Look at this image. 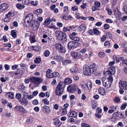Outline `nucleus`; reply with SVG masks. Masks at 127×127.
<instances>
[{"label": "nucleus", "mask_w": 127, "mask_h": 127, "mask_svg": "<svg viewBox=\"0 0 127 127\" xmlns=\"http://www.w3.org/2000/svg\"><path fill=\"white\" fill-rule=\"evenodd\" d=\"M18 67V66L17 65L15 64L12 66V68L13 70H15Z\"/></svg>", "instance_id": "62"}, {"label": "nucleus", "mask_w": 127, "mask_h": 127, "mask_svg": "<svg viewBox=\"0 0 127 127\" xmlns=\"http://www.w3.org/2000/svg\"><path fill=\"white\" fill-rule=\"evenodd\" d=\"M41 61V59L40 58H36L34 60V61L35 63H39Z\"/></svg>", "instance_id": "34"}, {"label": "nucleus", "mask_w": 127, "mask_h": 127, "mask_svg": "<svg viewBox=\"0 0 127 127\" xmlns=\"http://www.w3.org/2000/svg\"><path fill=\"white\" fill-rule=\"evenodd\" d=\"M54 122H53V124L55 125H58L60 123V121L57 118H54L53 120Z\"/></svg>", "instance_id": "28"}, {"label": "nucleus", "mask_w": 127, "mask_h": 127, "mask_svg": "<svg viewBox=\"0 0 127 127\" xmlns=\"http://www.w3.org/2000/svg\"><path fill=\"white\" fill-rule=\"evenodd\" d=\"M104 28L105 29L107 30L109 28V26L108 24H105L104 25Z\"/></svg>", "instance_id": "44"}, {"label": "nucleus", "mask_w": 127, "mask_h": 127, "mask_svg": "<svg viewBox=\"0 0 127 127\" xmlns=\"http://www.w3.org/2000/svg\"><path fill=\"white\" fill-rule=\"evenodd\" d=\"M109 44L110 43L109 42L107 41H105L104 43V45L106 47L109 46Z\"/></svg>", "instance_id": "55"}, {"label": "nucleus", "mask_w": 127, "mask_h": 127, "mask_svg": "<svg viewBox=\"0 0 127 127\" xmlns=\"http://www.w3.org/2000/svg\"><path fill=\"white\" fill-rule=\"evenodd\" d=\"M77 113L76 112L71 110H70L68 114L70 117H72L75 118L77 117Z\"/></svg>", "instance_id": "16"}, {"label": "nucleus", "mask_w": 127, "mask_h": 127, "mask_svg": "<svg viewBox=\"0 0 127 127\" xmlns=\"http://www.w3.org/2000/svg\"><path fill=\"white\" fill-rule=\"evenodd\" d=\"M64 82L66 84L68 85L72 82V81L70 79L68 78L65 79Z\"/></svg>", "instance_id": "23"}, {"label": "nucleus", "mask_w": 127, "mask_h": 127, "mask_svg": "<svg viewBox=\"0 0 127 127\" xmlns=\"http://www.w3.org/2000/svg\"><path fill=\"white\" fill-rule=\"evenodd\" d=\"M109 70L111 73V75H113L115 73V68L114 67H111L109 68Z\"/></svg>", "instance_id": "24"}, {"label": "nucleus", "mask_w": 127, "mask_h": 127, "mask_svg": "<svg viewBox=\"0 0 127 127\" xmlns=\"http://www.w3.org/2000/svg\"><path fill=\"white\" fill-rule=\"evenodd\" d=\"M115 101L117 103H118L120 101V99L119 97H116L115 99Z\"/></svg>", "instance_id": "53"}, {"label": "nucleus", "mask_w": 127, "mask_h": 127, "mask_svg": "<svg viewBox=\"0 0 127 127\" xmlns=\"http://www.w3.org/2000/svg\"><path fill=\"white\" fill-rule=\"evenodd\" d=\"M63 82H60L57 85L55 90V94L56 95L60 96L63 94L64 88L63 86Z\"/></svg>", "instance_id": "3"}, {"label": "nucleus", "mask_w": 127, "mask_h": 127, "mask_svg": "<svg viewBox=\"0 0 127 127\" xmlns=\"http://www.w3.org/2000/svg\"><path fill=\"white\" fill-rule=\"evenodd\" d=\"M124 114L123 113H121L120 114H119L118 117L120 119H122L124 118Z\"/></svg>", "instance_id": "48"}, {"label": "nucleus", "mask_w": 127, "mask_h": 127, "mask_svg": "<svg viewBox=\"0 0 127 127\" xmlns=\"http://www.w3.org/2000/svg\"><path fill=\"white\" fill-rule=\"evenodd\" d=\"M94 29L93 30H89V33L90 34L92 35H93L94 34Z\"/></svg>", "instance_id": "61"}, {"label": "nucleus", "mask_w": 127, "mask_h": 127, "mask_svg": "<svg viewBox=\"0 0 127 127\" xmlns=\"http://www.w3.org/2000/svg\"><path fill=\"white\" fill-rule=\"evenodd\" d=\"M54 77V75L53 74V73H48V78H52Z\"/></svg>", "instance_id": "58"}, {"label": "nucleus", "mask_w": 127, "mask_h": 127, "mask_svg": "<svg viewBox=\"0 0 127 127\" xmlns=\"http://www.w3.org/2000/svg\"><path fill=\"white\" fill-rule=\"evenodd\" d=\"M39 24L37 21L34 20L30 24V26L34 31H36L38 28Z\"/></svg>", "instance_id": "9"}, {"label": "nucleus", "mask_w": 127, "mask_h": 127, "mask_svg": "<svg viewBox=\"0 0 127 127\" xmlns=\"http://www.w3.org/2000/svg\"><path fill=\"white\" fill-rule=\"evenodd\" d=\"M102 80L103 86L107 88L111 87L113 80L111 76H109L108 79L106 78V77H103L102 78Z\"/></svg>", "instance_id": "1"}, {"label": "nucleus", "mask_w": 127, "mask_h": 127, "mask_svg": "<svg viewBox=\"0 0 127 127\" xmlns=\"http://www.w3.org/2000/svg\"><path fill=\"white\" fill-rule=\"evenodd\" d=\"M95 116L96 117L98 118H100L101 117V114L97 112L95 114Z\"/></svg>", "instance_id": "47"}, {"label": "nucleus", "mask_w": 127, "mask_h": 127, "mask_svg": "<svg viewBox=\"0 0 127 127\" xmlns=\"http://www.w3.org/2000/svg\"><path fill=\"white\" fill-rule=\"evenodd\" d=\"M33 104L35 105H37L38 104V100L37 99L34 100L33 101Z\"/></svg>", "instance_id": "59"}, {"label": "nucleus", "mask_w": 127, "mask_h": 127, "mask_svg": "<svg viewBox=\"0 0 127 127\" xmlns=\"http://www.w3.org/2000/svg\"><path fill=\"white\" fill-rule=\"evenodd\" d=\"M61 115H65L67 114L66 109L65 108H62L61 110Z\"/></svg>", "instance_id": "27"}, {"label": "nucleus", "mask_w": 127, "mask_h": 127, "mask_svg": "<svg viewBox=\"0 0 127 127\" xmlns=\"http://www.w3.org/2000/svg\"><path fill=\"white\" fill-rule=\"evenodd\" d=\"M11 34L12 36L14 38L16 37V30H12L11 32Z\"/></svg>", "instance_id": "29"}, {"label": "nucleus", "mask_w": 127, "mask_h": 127, "mask_svg": "<svg viewBox=\"0 0 127 127\" xmlns=\"http://www.w3.org/2000/svg\"><path fill=\"white\" fill-rule=\"evenodd\" d=\"M113 58L114 61H116V62L117 63L119 62L122 60H123L124 59L123 57H118L115 56H113Z\"/></svg>", "instance_id": "17"}, {"label": "nucleus", "mask_w": 127, "mask_h": 127, "mask_svg": "<svg viewBox=\"0 0 127 127\" xmlns=\"http://www.w3.org/2000/svg\"><path fill=\"white\" fill-rule=\"evenodd\" d=\"M86 85L88 89L89 90H91L92 89V84L91 82L90 81L87 82L86 83Z\"/></svg>", "instance_id": "22"}, {"label": "nucleus", "mask_w": 127, "mask_h": 127, "mask_svg": "<svg viewBox=\"0 0 127 127\" xmlns=\"http://www.w3.org/2000/svg\"><path fill=\"white\" fill-rule=\"evenodd\" d=\"M98 91L99 93L101 95H105V94L104 89L102 88H99L98 90Z\"/></svg>", "instance_id": "18"}, {"label": "nucleus", "mask_w": 127, "mask_h": 127, "mask_svg": "<svg viewBox=\"0 0 127 127\" xmlns=\"http://www.w3.org/2000/svg\"><path fill=\"white\" fill-rule=\"evenodd\" d=\"M70 27L71 26L64 27L63 29V31L64 32L69 31H70V29H71Z\"/></svg>", "instance_id": "36"}, {"label": "nucleus", "mask_w": 127, "mask_h": 127, "mask_svg": "<svg viewBox=\"0 0 127 127\" xmlns=\"http://www.w3.org/2000/svg\"><path fill=\"white\" fill-rule=\"evenodd\" d=\"M123 9L125 12L127 14V5L124 6Z\"/></svg>", "instance_id": "51"}, {"label": "nucleus", "mask_w": 127, "mask_h": 127, "mask_svg": "<svg viewBox=\"0 0 127 127\" xmlns=\"http://www.w3.org/2000/svg\"><path fill=\"white\" fill-rule=\"evenodd\" d=\"M56 37L58 39L63 43H64L67 40L66 34L59 31H56L55 32Z\"/></svg>", "instance_id": "2"}, {"label": "nucleus", "mask_w": 127, "mask_h": 127, "mask_svg": "<svg viewBox=\"0 0 127 127\" xmlns=\"http://www.w3.org/2000/svg\"><path fill=\"white\" fill-rule=\"evenodd\" d=\"M42 111L44 113L47 114V110L48 109V106L46 105H44L42 108Z\"/></svg>", "instance_id": "30"}, {"label": "nucleus", "mask_w": 127, "mask_h": 127, "mask_svg": "<svg viewBox=\"0 0 127 127\" xmlns=\"http://www.w3.org/2000/svg\"><path fill=\"white\" fill-rule=\"evenodd\" d=\"M78 9V7L76 6H75L72 7L71 8L72 10L73 11H76Z\"/></svg>", "instance_id": "56"}, {"label": "nucleus", "mask_w": 127, "mask_h": 127, "mask_svg": "<svg viewBox=\"0 0 127 127\" xmlns=\"http://www.w3.org/2000/svg\"><path fill=\"white\" fill-rule=\"evenodd\" d=\"M119 86L120 94H123L124 90H127V82L120 81L119 82Z\"/></svg>", "instance_id": "4"}, {"label": "nucleus", "mask_w": 127, "mask_h": 127, "mask_svg": "<svg viewBox=\"0 0 127 127\" xmlns=\"http://www.w3.org/2000/svg\"><path fill=\"white\" fill-rule=\"evenodd\" d=\"M61 18L63 19L67 20V15L66 14H63L61 16Z\"/></svg>", "instance_id": "39"}, {"label": "nucleus", "mask_w": 127, "mask_h": 127, "mask_svg": "<svg viewBox=\"0 0 127 127\" xmlns=\"http://www.w3.org/2000/svg\"><path fill=\"white\" fill-rule=\"evenodd\" d=\"M127 106V103H124L121 107V108L122 110H124L126 108V106Z\"/></svg>", "instance_id": "37"}, {"label": "nucleus", "mask_w": 127, "mask_h": 127, "mask_svg": "<svg viewBox=\"0 0 127 127\" xmlns=\"http://www.w3.org/2000/svg\"><path fill=\"white\" fill-rule=\"evenodd\" d=\"M82 127H90L89 125L85 123H83L82 124Z\"/></svg>", "instance_id": "50"}, {"label": "nucleus", "mask_w": 127, "mask_h": 127, "mask_svg": "<svg viewBox=\"0 0 127 127\" xmlns=\"http://www.w3.org/2000/svg\"><path fill=\"white\" fill-rule=\"evenodd\" d=\"M42 11V10L41 9H39L33 11V13L36 15H38L40 14Z\"/></svg>", "instance_id": "26"}, {"label": "nucleus", "mask_w": 127, "mask_h": 127, "mask_svg": "<svg viewBox=\"0 0 127 127\" xmlns=\"http://www.w3.org/2000/svg\"><path fill=\"white\" fill-rule=\"evenodd\" d=\"M15 110L16 111H19L22 112L23 113L25 114L26 112L25 109L22 106H17L15 107Z\"/></svg>", "instance_id": "12"}, {"label": "nucleus", "mask_w": 127, "mask_h": 127, "mask_svg": "<svg viewBox=\"0 0 127 127\" xmlns=\"http://www.w3.org/2000/svg\"><path fill=\"white\" fill-rule=\"evenodd\" d=\"M83 68L84 73L85 75L88 76H90L92 73H93L92 72L91 69L89 67V66H84Z\"/></svg>", "instance_id": "10"}, {"label": "nucleus", "mask_w": 127, "mask_h": 127, "mask_svg": "<svg viewBox=\"0 0 127 127\" xmlns=\"http://www.w3.org/2000/svg\"><path fill=\"white\" fill-rule=\"evenodd\" d=\"M72 40H74L75 41H80V39L78 37H75L73 38Z\"/></svg>", "instance_id": "60"}, {"label": "nucleus", "mask_w": 127, "mask_h": 127, "mask_svg": "<svg viewBox=\"0 0 127 127\" xmlns=\"http://www.w3.org/2000/svg\"><path fill=\"white\" fill-rule=\"evenodd\" d=\"M89 67L91 69L93 73L95 71L97 68V65L95 63H93L89 66Z\"/></svg>", "instance_id": "15"}, {"label": "nucleus", "mask_w": 127, "mask_h": 127, "mask_svg": "<svg viewBox=\"0 0 127 127\" xmlns=\"http://www.w3.org/2000/svg\"><path fill=\"white\" fill-rule=\"evenodd\" d=\"M79 45V43L78 42L72 41L68 42L67 47L69 49H72L74 48L77 47Z\"/></svg>", "instance_id": "8"}, {"label": "nucleus", "mask_w": 127, "mask_h": 127, "mask_svg": "<svg viewBox=\"0 0 127 127\" xmlns=\"http://www.w3.org/2000/svg\"><path fill=\"white\" fill-rule=\"evenodd\" d=\"M8 5L7 3H4L0 6V11H3L6 10L8 8Z\"/></svg>", "instance_id": "14"}, {"label": "nucleus", "mask_w": 127, "mask_h": 127, "mask_svg": "<svg viewBox=\"0 0 127 127\" xmlns=\"http://www.w3.org/2000/svg\"><path fill=\"white\" fill-rule=\"evenodd\" d=\"M38 94V92L37 91H34L32 93V95H33V96H36Z\"/></svg>", "instance_id": "54"}, {"label": "nucleus", "mask_w": 127, "mask_h": 127, "mask_svg": "<svg viewBox=\"0 0 127 127\" xmlns=\"http://www.w3.org/2000/svg\"><path fill=\"white\" fill-rule=\"evenodd\" d=\"M19 89H21L22 91H23L25 90L26 87L25 86H24L23 85H21L19 86Z\"/></svg>", "instance_id": "42"}, {"label": "nucleus", "mask_w": 127, "mask_h": 127, "mask_svg": "<svg viewBox=\"0 0 127 127\" xmlns=\"http://www.w3.org/2000/svg\"><path fill=\"white\" fill-rule=\"evenodd\" d=\"M79 31H85L86 29V27L85 25L84 24L81 25L79 27Z\"/></svg>", "instance_id": "19"}, {"label": "nucleus", "mask_w": 127, "mask_h": 127, "mask_svg": "<svg viewBox=\"0 0 127 127\" xmlns=\"http://www.w3.org/2000/svg\"><path fill=\"white\" fill-rule=\"evenodd\" d=\"M71 61L70 60H65L63 61L62 62L63 64L64 65H66L68 64L71 62Z\"/></svg>", "instance_id": "33"}, {"label": "nucleus", "mask_w": 127, "mask_h": 127, "mask_svg": "<svg viewBox=\"0 0 127 127\" xmlns=\"http://www.w3.org/2000/svg\"><path fill=\"white\" fill-rule=\"evenodd\" d=\"M42 101L44 103V104L48 105V100L46 98L43 99L42 100Z\"/></svg>", "instance_id": "46"}, {"label": "nucleus", "mask_w": 127, "mask_h": 127, "mask_svg": "<svg viewBox=\"0 0 127 127\" xmlns=\"http://www.w3.org/2000/svg\"><path fill=\"white\" fill-rule=\"evenodd\" d=\"M32 82L35 84L39 85L43 81L42 79L40 77H32L30 78Z\"/></svg>", "instance_id": "7"}, {"label": "nucleus", "mask_w": 127, "mask_h": 127, "mask_svg": "<svg viewBox=\"0 0 127 127\" xmlns=\"http://www.w3.org/2000/svg\"><path fill=\"white\" fill-rule=\"evenodd\" d=\"M33 18V15L32 14H30L27 15L25 19V22L23 25L25 27H27V24L26 23H28L32 21Z\"/></svg>", "instance_id": "6"}, {"label": "nucleus", "mask_w": 127, "mask_h": 127, "mask_svg": "<svg viewBox=\"0 0 127 127\" xmlns=\"http://www.w3.org/2000/svg\"><path fill=\"white\" fill-rule=\"evenodd\" d=\"M114 14L116 15H119L121 14L118 9L117 8H115L114 9Z\"/></svg>", "instance_id": "31"}, {"label": "nucleus", "mask_w": 127, "mask_h": 127, "mask_svg": "<svg viewBox=\"0 0 127 127\" xmlns=\"http://www.w3.org/2000/svg\"><path fill=\"white\" fill-rule=\"evenodd\" d=\"M106 39V37L105 35H104L101 38V40L102 41H103L105 40Z\"/></svg>", "instance_id": "64"}, {"label": "nucleus", "mask_w": 127, "mask_h": 127, "mask_svg": "<svg viewBox=\"0 0 127 127\" xmlns=\"http://www.w3.org/2000/svg\"><path fill=\"white\" fill-rule=\"evenodd\" d=\"M6 95L8 96L10 98H13L14 97V94L11 92L7 93L6 94Z\"/></svg>", "instance_id": "20"}, {"label": "nucleus", "mask_w": 127, "mask_h": 127, "mask_svg": "<svg viewBox=\"0 0 127 127\" xmlns=\"http://www.w3.org/2000/svg\"><path fill=\"white\" fill-rule=\"evenodd\" d=\"M77 69L75 67H73L70 69V71L72 73L76 72L78 71Z\"/></svg>", "instance_id": "32"}, {"label": "nucleus", "mask_w": 127, "mask_h": 127, "mask_svg": "<svg viewBox=\"0 0 127 127\" xmlns=\"http://www.w3.org/2000/svg\"><path fill=\"white\" fill-rule=\"evenodd\" d=\"M64 11L67 13V12L68 11V7L67 6L64 7Z\"/></svg>", "instance_id": "63"}, {"label": "nucleus", "mask_w": 127, "mask_h": 127, "mask_svg": "<svg viewBox=\"0 0 127 127\" xmlns=\"http://www.w3.org/2000/svg\"><path fill=\"white\" fill-rule=\"evenodd\" d=\"M21 94L20 93H18L16 94V97L19 101H20L21 100Z\"/></svg>", "instance_id": "35"}, {"label": "nucleus", "mask_w": 127, "mask_h": 127, "mask_svg": "<svg viewBox=\"0 0 127 127\" xmlns=\"http://www.w3.org/2000/svg\"><path fill=\"white\" fill-rule=\"evenodd\" d=\"M71 29L75 31L78 32L80 31L79 27L78 26H71Z\"/></svg>", "instance_id": "21"}, {"label": "nucleus", "mask_w": 127, "mask_h": 127, "mask_svg": "<svg viewBox=\"0 0 127 127\" xmlns=\"http://www.w3.org/2000/svg\"><path fill=\"white\" fill-rule=\"evenodd\" d=\"M54 47L56 50L60 53L64 54L66 52V49L60 43H58L56 44Z\"/></svg>", "instance_id": "5"}, {"label": "nucleus", "mask_w": 127, "mask_h": 127, "mask_svg": "<svg viewBox=\"0 0 127 127\" xmlns=\"http://www.w3.org/2000/svg\"><path fill=\"white\" fill-rule=\"evenodd\" d=\"M35 50V51H37L39 52L41 50V49L40 48V47L38 46H36V47H35L34 49H32V50Z\"/></svg>", "instance_id": "38"}, {"label": "nucleus", "mask_w": 127, "mask_h": 127, "mask_svg": "<svg viewBox=\"0 0 127 127\" xmlns=\"http://www.w3.org/2000/svg\"><path fill=\"white\" fill-rule=\"evenodd\" d=\"M30 40L31 43H33L36 41L34 37H32L30 38Z\"/></svg>", "instance_id": "41"}, {"label": "nucleus", "mask_w": 127, "mask_h": 127, "mask_svg": "<svg viewBox=\"0 0 127 127\" xmlns=\"http://www.w3.org/2000/svg\"><path fill=\"white\" fill-rule=\"evenodd\" d=\"M77 87L76 86L74 85H71L67 88V91L70 92H73L75 91Z\"/></svg>", "instance_id": "11"}, {"label": "nucleus", "mask_w": 127, "mask_h": 127, "mask_svg": "<svg viewBox=\"0 0 127 127\" xmlns=\"http://www.w3.org/2000/svg\"><path fill=\"white\" fill-rule=\"evenodd\" d=\"M95 6L97 7H99L100 6V3L98 1H95Z\"/></svg>", "instance_id": "49"}, {"label": "nucleus", "mask_w": 127, "mask_h": 127, "mask_svg": "<svg viewBox=\"0 0 127 127\" xmlns=\"http://www.w3.org/2000/svg\"><path fill=\"white\" fill-rule=\"evenodd\" d=\"M16 6L19 9H23L25 7L24 5L20 3H17L16 4Z\"/></svg>", "instance_id": "25"}, {"label": "nucleus", "mask_w": 127, "mask_h": 127, "mask_svg": "<svg viewBox=\"0 0 127 127\" xmlns=\"http://www.w3.org/2000/svg\"><path fill=\"white\" fill-rule=\"evenodd\" d=\"M94 34L97 35L99 33H100V32H99L96 28H94Z\"/></svg>", "instance_id": "40"}, {"label": "nucleus", "mask_w": 127, "mask_h": 127, "mask_svg": "<svg viewBox=\"0 0 127 127\" xmlns=\"http://www.w3.org/2000/svg\"><path fill=\"white\" fill-rule=\"evenodd\" d=\"M33 95H28L26 98L28 99H29L30 100L33 97Z\"/></svg>", "instance_id": "57"}, {"label": "nucleus", "mask_w": 127, "mask_h": 127, "mask_svg": "<svg viewBox=\"0 0 127 127\" xmlns=\"http://www.w3.org/2000/svg\"><path fill=\"white\" fill-rule=\"evenodd\" d=\"M45 95V94L43 92L40 93L39 95V96L41 97H44Z\"/></svg>", "instance_id": "52"}, {"label": "nucleus", "mask_w": 127, "mask_h": 127, "mask_svg": "<svg viewBox=\"0 0 127 127\" xmlns=\"http://www.w3.org/2000/svg\"><path fill=\"white\" fill-rule=\"evenodd\" d=\"M71 55L73 57L77 58H80L82 57V55L80 52H72L71 54Z\"/></svg>", "instance_id": "13"}, {"label": "nucleus", "mask_w": 127, "mask_h": 127, "mask_svg": "<svg viewBox=\"0 0 127 127\" xmlns=\"http://www.w3.org/2000/svg\"><path fill=\"white\" fill-rule=\"evenodd\" d=\"M98 55L99 57L101 58L104 56L105 54L103 52H100L99 53Z\"/></svg>", "instance_id": "43"}, {"label": "nucleus", "mask_w": 127, "mask_h": 127, "mask_svg": "<svg viewBox=\"0 0 127 127\" xmlns=\"http://www.w3.org/2000/svg\"><path fill=\"white\" fill-rule=\"evenodd\" d=\"M63 57L59 56H57L56 57V59L57 60V61H60L62 59Z\"/></svg>", "instance_id": "45"}]
</instances>
